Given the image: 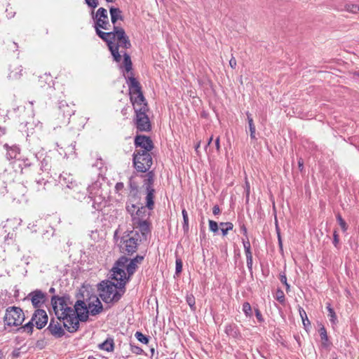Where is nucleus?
Listing matches in <instances>:
<instances>
[{"label": "nucleus", "mask_w": 359, "mask_h": 359, "mask_svg": "<svg viewBox=\"0 0 359 359\" xmlns=\"http://www.w3.org/2000/svg\"><path fill=\"white\" fill-rule=\"evenodd\" d=\"M276 299L281 304H284L285 302V294L283 291L280 288H278L276 292Z\"/></svg>", "instance_id": "obj_45"}, {"label": "nucleus", "mask_w": 359, "mask_h": 359, "mask_svg": "<svg viewBox=\"0 0 359 359\" xmlns=\"http://www.w3.org/2000/svg\"><path fill=\"white\" fill-rule=\"evenodd\" d=\"M4 147L6 150V158L9 161L17 159L18 156L20 154V148L18 145L13 144L12 146H9L7 143H6L4 144Z\"/></svg>", "instance_id": "obj_23"}, {"label": "nucleus", "mask_w": 359, "mask_h": 359, "mask_svg": "<svg viewBox=\"0 0 359 359\" xmlns=\"http://www.w3.org/2000/svg\"><path fill=\"white\" fill-rule=\"evenodd\" d=\"M319 334H320V339L322 341V346L323 347H327L329 346V344H328V336H327V330L325 329V327L322 325L320 329H319Z\"/></svg>", "instance_id": "obj_35"}, {"label": "nucleus", "mask_w": 359, "mask_h": 359, "mask_svg": "<svg viewBox=\"0 0 359 359\" xmlns=\"http://www.w3.org/2000/svg\"><path fill=\"white\" fill-rule=\"evenodd\" d=\"M22 67L20 65L16 62L11 64L9 67L10 72L8 76V79L12 80L20 79L22 75Z\"/></svg>", "instance_id": "obj_25"}, {"label": "nucleus", "mask_w": 359, "mask_h": 359, "mask_svg": "<svg viewBox=\"0 0 359 359\" xmlns=\"http://www.w3.org/2000/svg\"><path fill=\"white\" fill-rule=\"evenodd\" d=\"M102 198L101 197H98V201H97L96 198H95L93 200V208L95 210H102L103 205H102Z\"/></svg>", "instance_id": "obj_47"}, {"label": "nucleus", "mask_w": 359, "mask_h": 359, "mask_svg": "<svg viewBox=\"0 0 359 359\" xmlns=\"http://www.w3.org/2000/svg\"><path fill=\"white\" fill-rule=\"evenodd\" d=\"M148 210V208L144 205H139L138 208L126 210L130 215L132 224L138 222V221L149 220L150 212Z\"/></svg>", "instance_id": "obj_13"}, {"label": "nucleus", "mask_w": 359, "mask_h": 359, "mask_svg": "<svg viewBox=\"0 0 359 359\" xmlns=\"http://www.w3.org/2000/svg\"><path fill=\"white\" fill-rule=\"evenodd\" d=\"M277 238H278L279 248L282 251L283 250V241H282L281 236H277Z\"/></svg>", "instance_id": "obj_64"}, {"label": "nucleus", "mask_w": 359, "mask_h": 359, "mask_svg": "<svg viewBox=\"0 0 359 359\" xmlns=\"http://www.w3.org/2000/svg\"><path fill=\"white\" fill-rule=\"evenodd\" d=\"M154 194L155 189L146 190V205L149 210H152L154 208Z\"/></svg>", "instance_id": "obj_29"}, {"label": "nucleus", "mask_w": 359, "mask_h": 359, "mask_svg": "<svg viewBox=\"0 0 359 359\" xmlns=\"http://www.w3.org/2000/svg\"><path fill=\"white\" fill-rule=\"evenodd\" d=\"M149 109H138L135 111L133 123L137 132H150L152 129L151 123L147 115Z\"/></svg>", "instance_id": "obj_9"}, {"label": "nucleus", "mask_w": 359, "mask_h": 359, "mask_svg": "<svg viewBox=\"0 0 359 359\" xmlns=\"http://www.w3.org/2000/svg\"><path fill=\"white\" fill-rule=\"evenodd\" d=\"M133 228V236L137 238L140 241H146L151 235V224L149 220L142 221L132 224Z\"/></svg>", "instance_id": "obj_10"}, {"label": "nucleus", "mask_w": 359, "mask_h": 359, "mask_svg": "<svg viewBox=\"0 0 359 359\" xmlns=\"http://www.w3.org/2000/svg\"><path fill=\"white\" fill-rule=\"evenodd\" d=\"M25 320V314L20 307L9 306L6 309L4 323L6 326L17 327L22 325Z\"/></svg>", "instance_id": "obj_7"}, {"label": "nucleus", "mask_w": 359, "mask_h": 359, "mask_svg": "<svg viewBox=\"0 0 359 359\" xmlns=\"http://www.w3.org/2000/svg\"><path fill=\"white\" fill-rule=\"evenodd\" d=\"M339 243V235L337 233V231L335 230L333 232V245L337 248Z\"/></svg>", "instance_id": "obj_54"}, {"label": "nucleus", "mask_w": 359, "mask_h": 359, "mask_svg": "<svg viewBox=\"0 0 359 359\" xmlns=\"http://www.w3.org/2000/svg\"><path fill=\"white\" fill-rule=\"evenodd\" d=\"M134 144L135 151L151 153L154 145L150 137L144 135H137L135 137Z\"/></svg>", "instance_id": "obj_12"}, {"label": "nucleus", "mask_w": 359, "mask_h": 359, "mask_svg": "<svg viewBox=\"0 0 359 359\" xmlns=\"http://www.w3.org/2000/svg\"><path fill=\"white\" fill-rule=\"evenodd\" d=\"M34 325H35V324H34V321H32V318H31L30 321H29L25 325L20 327L19 328V330H23V331L31 334L33 332Z\"/></svg>", "instance_id": "obj_42"}, {"label": "nucleus", "mask_w": 359, "mask_h": 359, "mask_svg": "<svg viewBox=\"0 0 359 359\" xmlns=\"http://www.w3.org/2000/svg\"><path fill=\"white\" fill-rule=\"evenodd\" d=\"M229 65L231 68L235 69L236 67V60L234 57H232L229 60Z\"/></svg>", "instance_id": "obj_62"}, {"label": "nucleus", "mask_w": 359, "mask_h": 359, "mask_svg": "<svg viewBox=\"0 0 359 359\" xmlns=\"http://www.w3.org/2000/svg\"><path fill=\"white\" fill-rule=\"evenodd\" d=\"M336 219H337V221L339 225L340 226L341 230L344 232L346 231L348 229V225H347L346 221L342 218L341 215L339 213H338L336 215Z\"/></svg>", "instance_id": "obj_43"}, {"label": "nucleus", "mask_w": 359, "mask_h": 359, "mask_svg": "<svg viewBox=\"0 0 359 359\" xmlns=\"http://www.w3.org/2000/svg\"><path fill=\"white\" fill-rule=\"evenodd\" d=\"M186 302L190 306L191 311H194L196 310V300L194 296L192 294H187L186 297Z\"/></svg>", "instance_id": "obj_44"}, {"label": "nucleus", "mask_w": 359, "mask_h": 359, "mask_svg": "<svg viewBox=\"0 0 359 359\" xmlns=\"http://www.w3.org/2000/svg\"><path fill=\"white\" fill-rule=\"evenodd\" d=\"M46 330H48L49 332L55 338H61L65 334V332L62 327L60 323L57 321H55L54 318L50 319V323L46 328Z\"/></svg>", "instance_id": "obj_21"}, {"label": "nucleus", "mask_w": 359, "mask_h": 359, "mask_svg": "<svg viewBox=\"0 0 359 359\" xmlns=\"http://www.w3.org/2000/svg\"><path fill=\"white\" fill-rule=\"evenodd\" d=\"M124 187V184L123 182H117L115 185V189L116 191H121Z\"/></svg>", "instance_id": "obj_60"}, {"label": "nucleus", "mask_w": 359, "mask_h": 359, "mask_svg": "<svg viewBox=\"0 0 359 359\" xmlns=\"http://www.w3.org/2000/svg\"><path fill=\"white\" fill-rule=\"evenodd\" d=\"M98 348L107 352H112L114 349V342L113 338H107L104 342L98 345Z\"/></svg>", "instance_id": "obj_31"}, {"label": "nucleus", "mask_w": 359, "mask_h": 359, "mask_svg": "<svg viewBox=\"0 0 359 359\" xmlns=\"http://www.w3.org/2000/svg\"><path fill=\"white\" fill-rule=\"evenodd\" d=\"M32 321H34L35 326L37 329L41 330L43 328L48 320V316L46 311L43 309H36L32 316Z\"/></svg>", "instance_id": "obj_16"}, {"label": "nucleus", "mask_w": 359, "mask_h": 359, "mask_svg": "<svg viewBox=\"0 0 359 359\" xmlns=\"http://www.w3.org/2000/svg\"><path fill=\"white\" fill-rule=\"evenodd\" d=\"M50 302L56 316H59V313H61L68 304H72V302H70V297L67 294L61 297L54 295L51 297Z\"/></svg>", "instance_id": "obj_14"}, {"label": "nucleus", "mask_w": 359, "mask_h": 359, "mask_svg": "<svg viewBox=\"0 0 359 359\" xmlns=\"http://www.w3.org/2000/svg\"><path fill=\"white\" fill-rule=\"evenodd\" d=\"M99 37L107 43L113 59L116 62L121 60L119 48L128 49L132 46L129 37L121 27H113V30L107 33H99Z\"/></svg>", "instance_id": "obj_2"}, {"label": "nucleus", "mask_w": 359, "mask_h": 359, "mask_svg": "<svg viewBox=\"0 0 359 359\" xmlns=\"http://www.w3.org/2000/svg\"><path fill=\"white\" fill-rule=\"evenodd\" d=\"M224 332L229 337H231L235 339H239L241 338V334L239 330L238 325L235 323H230L225 325Z\"/></svg>", "instance_id": "obj_24"}, {"label": "nucleus", "mask_w": 359, "mask_h": 359, "mask_svg": "<svg viewBox=\"0 0 359 359\" xmlns=\"http://www.w3.org/2000/svg\"><path fill=\"white\" fill-rule=\"evenodd\" d=\"M144 175H141V177L144 178L143 180V187L145 190L149 189H154V182L155 173L154 170H149Z\"/></svg>", "instance_id": "obj_26"}, {"label": "nucleus", "mask_w": 359, "mask_h": 359, "mask_svg": "<svg viewBox=\"0 0 359 359\" xmlns=\"http://www.w3.org/2000/svg\"><path fill=\"white\" fill-rule=\"evenodd\" d=\"M59 111L64 118L69 119L75 112L74 104H68L65 100L59 102Z\"/></svg>", "instance_id": "obj_22"}, {"label": "nucleus", "mask_w": 359, "mask_h": 359, "mask_svg": "<svg viewBox=\"0 0 359 359\" xmlns=\"http://www.w3.org/2000/svg\"><path fill=\"white\" fill-rule=\"evenodd\" d=\"M209 229L213 233H217L218 231V224L216 222L210 219L209 220Z\"/></svg>", "instance_id": "obj_52"}, {"label": "nucleus", "mask_w": 359, "mask_h": 359, "mask_svg": "<svg viewBox=\"0 0 359 359\" xmlns=\"http://www.w3.org/2000/svg\"><path fill=\"white\" fill-rule=\"evenodd\" d=\"M51 161L52 159L48 156H42L41 159L39 161L38 165L40 167V170H41L43 172H46L48 174V172L50 170L51 168Z\"/></svg>", "instance_id": "obj_28"}, {"label": "nucleus", "mask_w": 359, "mask_h": 359, "mask_svg": "<svg viewBox=\"0 0 359 359\" xmlns=\"http://www.w3.org/2000/svg\"><path fill=\"white\" fill-rule=\"evenodd\" d=\"M86 4L92 8L97 7L99 3L98 0H85Z\"/></svg>", "instance_id": "obj_53"}, {"label": "nucleus", "mask_w": 359, "mask_h": 359, "mask_svg": "<svg viewBox=\"0 0 359 359\" xmlns=\"http://www.w3.org/2000/svg\"><path fill=\"white\" fill-rule=\"evenodd\" d=\"M130 349L132 353H133L136 355H142L144 353L143 349L141 347H140L137 345L133 344L131 343L130 344Z\"/></svg>", "instance_id": "obj_48"}, {"label": "nucleus", "mask_w": 359, "mask_h": 359, "mask_svg": "<svg viewBox=\"0 0 359 359\" xmlns=\"http://www.w3.org/2000/svg\"><path fill=\"white\" fill-rule=\"evenodd\" d=\"M123 276L116 277L111 276V279L116 280L115 283L109 280H102L98 285V290L100 298L107 304L118 302L126 292V278H122Z\"/></svg>", "instance_id": "obj_3"}, {"label": "nucleus", "mask_w": 359, "mask_h": 359, "mask_svg": "<svg viewBox=\"0 0 359 359\" xmlns=\"http://www.w3.org/2000/svg\"><path fill=\"white\" fill-rule=\"evenodd\" d=\"M219 226H222L221 231L222 233V236H226L229 231H231L233 228V223L230 222H220Z\"/></svg>", "instance_id": "obj_38"}, {"label": "nucleus", "mask_w": 359, "mask_h": 359, "mask_svg": "<svg viewBox=\"0 0 359 359\" xmlns=\"http://www.w3.org/2000/svg\"><path fill=\"white\" fill-rule=\"evenodd\" d=\"M123 65H120V69L124 68L125 71L128 73L130 72V76L125 77L126 83L129 88L130 100L132 103L134 111L138 109H149L148 103L142 91V86L140 83L133 76L132 71L133 63L130 56L126 52L123 53Z\"/></svg>", "instance_id": "obj_1"}, {"label": "nucleus", "mask_w": 359, "mask_h": 359, "mask_svg": "<svg viewBox=\"0 0 359 359\" xmlns=\"http://www.w3.org/2000/svg\"><path fill=\"white\" fill-rule=\"evenodd\" d=\"M74 309L76 311V320L79 322H86L88 319V310L86 303L83 300L79 299L74 304Z\"/></svg>", "instance_id": "obj_17"}, {"label": "nucleus", "mask_w": 359, "mask_h": 359, "mask_svg": "<svg viewBox=\"0 0 359 359\" xmlns=\"http://www.w3.org/2000/svg\"><path fill=\"white\" fill-rule=\"evenodd\" d=\"M135 177H136V175H133L129 178L128 184H129L130 191H139L138 182L135 181Z\"/></svg>", "instance_id": "obj_41"}, {"label": "nucleus", "mask_w": 359, "mask_h": 359, "mask_svg": "<svg viewBox=\"0 0 359 359\" xmlns=\"http://www.w3.org/2000/svg\"><path fill=\"white\" fill-rule=\"evenodd\" d=\"M86 302L88 314L94 316L100 313L103 311V306L96 295H91L86 300Z\"/></svg>", "instance_id": "obj_15"}, {"label": "nucleus", "mask_w": 359, "mask_h": 359, "mask_svg": "<svg viewBox=\"0 0 359 359\" xmlns=\"http://www.w3.org/2000/svg\"><path fill=\"white\" fill-rule=\"evenodd\" d=\"M220 208L218 205H215L212 208V213L214 215H218L220 213Z\"/></svg>", "instance_id": "obj_59"}, {"label": "nucleus", "mask_w": 359, "mask_h": 359, "mask_svg": "<svg viewBox=\"0 0 359 359\" xmlns=\"http://www.w3.org/2000/svg\"><path fill=\"white\" fill-rule=\"evenodd\" d=\"M182 215L183 217L182 229L184 233H187L189 229V217L187 211L184 208L182 210Z\"/></svg>", "instance_id": "obj_37"}, {"label": "nucleus", "mask_w": 359, "mask_h": 359, "mask_svg": "<svg viewBox=\"0 0 359 359\" xmlns=\"http://www.w3.org/2000/svg\"><path fill=\"white\" fill-rule=\"evenodd\" d=\"M94 18L95 19L94 28L98 36L99 33H105L100 30V29L105 30L109 29L110 24L108 19L107 11L105 8L102 7L98 8Z\"/></svg>", "instance_id": "obj_11"}, {"label": "nucleus", "mask_w": 359, "mask_h": 359, "mask_svg": "<svg viewBox=\"0 0 359 359\" xmlns=\"http://www.w3.org/2000/svg\"><path fill=\"white\" fill-rule=\"evenodd\" d=\"M48 182V180L43 177L36 178L35 183L36 185V190L41 191V190L45 189V186L46 185V184Z\"/></svg>", "instance_id": "obj_40"}, {"label": "nucleus", "mask_w": 359, "mask_h": 359, "mask_svg": "<svg viewBox=\"0 0 359 359\" xmlns=\"http://www.w3.org/2000/svg\"><path fill=\"white\" fill-rule=\"evenodd\" d=\"M298 167H299V169L302 171L304 168V161L302 159V158H299L298 159Z\"/></svg>", "instance_id": "obj_63"}, {"label": "nucleus", "mask_w": 359, "mask_h": 359, "mask_svg": "<svg viewBox=\"0 0 359 359\" xmlns=\"http://www.w3.org/2000/svg\"><path fill=\"white\" fill-rule=\"evenodd\" d=\"M109 13L111 16V22L113 24V27H118L116 23L117 21L123 20V16L122 15V11L119 8H115V7H110L109 8Z\"/></svg>", "instance_id": "obj_27"}, {"label": "nucleus", "mask_w": 359, "mask_h": 359, "mask_svg": "<svg viewBox=\"0 0 359 359\" xmlns=\"http://www.w3.org/2000/svg\"><path fill=\"white\" fill-rule=\"evenodd\" d=\"M60 183L62 186H66L69 189H72L76 185L75 181H73L72 177L68 175L67 177L64 175L60 176Z\"/></svg>", "instance_id": "obj_32"}, {"label": "nucleus", "mask_w": 359, "mask_h": 359, "mask_svg": "<svg viewBox=\"0 0 359 359\" xmlns=\"http://www.w3.org/2000/svg\"><path fill=\"white\" fill-rule=\"evenodd\" d=\"M326 309L328 311V317L332 324L335 325L337 323V317L334 310L330 303H327Z\"/></svg>", "instance_id": "obj_36"}, {"label": "nucleus", "mask_w": 359, "mask_h": 359, "mask_svg": "<svg viewBox=\"0 0 359 359\" xmlns=\"http://www.w3.org/2000/svg\"><path fill=\"white\" fill-rule=\"evenodd\" d=\"M341 11H345L351 13H359V5L352 3H346L343 8H339Z\"/></svg>", "instance_id": "obj_33"}, {"label": "nucleus", "mask_w": 359, "mask_h": 359, "mask_svg": "<svg viewBox=\"0 0 359 359\" xmlns=\"http://www.w3.org/2000/svg\"><path fill=\"white\" fill-rule=\"evenodd\" d=\"M240 229H241V231L243 233V234L245 236V237H248V229L243 223H241Z\"/></svg>", "instance_id": "obj_57"}, {"label": "nucleus", "mask_w": 359, "mask_h": 359, "mask_svg": "<svg viewBox=\"0 0 359 359\" xmlns=\"http://www.w3.org/2000/svg\"><path fill=\"white\" fill-rule=\"evenodd\" d=\"M143 255H137L133 259H129L125 255L120 257L114 263L111 270V276L120 277L124 276L127 279V283L130 280L131 276L137 271L138 264H141L144 260ZM123 278V277H122Z\"/></svg>", "instance_id": "obj_4"}, {"label": "nucleus", "mask_w": 359, "mask_h": 359, "mask_svg": "<svg viewBox=\"0 0 359 359\" xmlns=\"http://www.w3.org/2000/svg\"><path fill=\"white\" fill-rule=\"evenodd\" d=\"M275 227H276V231L277 236H281L280 229L276 217H275Z\"/></svg>", "instance_id": "obj_61"}, {"label": "nucleus", "mask_w": 359, "mask_h": 359, "mask_svg": "<svg viewBox=\"0 0 359 359\" xmlns=\"http://www.w3.org/2000/svg\"><path fill=\"white\" fill-rule=\"evenodd\" d=\"M255 316L259 322L262 323L264 321V318L260 311L258 309H255Z\"/></svg>", "instance_id": "obj_56"}, {"label": "nucleus", "mask_w": 359, "mask_h": 359, "mask_svg": "<svg viewBox=\"0 0 359 359\" xmlns=\"http://www.w3.org/2000/svg\"><path fill=\"white\" fill-rule=\"evenodd\" d=\"M182 270V259L177 257L175 260V275L178 276Z\"/></svg>", "instance_id": "obj_49"}, {"label": "nucleus", "mask_w": 359, "mask_h": 359, "mask_svg": "<svg viewBox=\"0 0 359 359\" xmlns=\"http://www.w3.org/2000/svg\"><path fill=\"white\" fill-rule=\"evenodd\" d=\"M298 311H299V316L302 320L304 328L308 332L311 327V322L307 317V314H306V311L302 306H298Z\"/></svg>", "instance_id": "obj_30"}, {"label": "nucleus", "mask_w": 359, "mask_h": 359, "mask_svg": "<svg viewBox=\"0 0 359 359\" xmlns=\"http://www.w3.org/2000/svg\"><path fill=\"white\" fill-rule=\"evenodd\" d=\"M28 297L30 298L33 306L38 309L41 307L46 300V294L40 290L31 292Z\"/></svg>", "instance_id": "obj_18"}, {"label": "nucleus", "mask_w": 359, "mask_h": 359, "mask_svg": "<svg viewBox=\"0 0 359 359\" xmlns=\"http://www.w3.org/2000/svg\"><path fill=\"white\" fill-rule=\"evenodd\" d=\"M246 262H247V267H248L249 272L251 274H252V263H253L252 258V259H250V258L246 259Z\"/></svg>", "instance_id": "obj_55"}, {"label": "nucleus", "mask_w": 359, "mask_h": 359, "mask_svg": "<svg viewBox=\"0 0 359 359\" xmlns=\"http://www.w3.org/2000/svg\"><path fill=\"white\" fill-rule=\"evenodd\" d=\"M143 205L140 191H130L126 201V209L130 210Z\"/></svg>", "instance_id": "obj_19"}, {"label": "nucleus", "mask_w": 359, "mask_h": 359, "mask_svg": "<svg viewBox=\"0 0 359 359\" xmlns=\"http://www.w3.org/2000/svg\"><path fill=\"white\" fill-rule=\"evenodd\" d=\"M242 310L247 317L252 316V307L248 302L243 303Z\"/></svg>", "instance_id": "obj_46"}, {"label": "nucleus", "mask_w": 359, "mask_h": 359, "mask_svg": "<svg viewBox=\"0 0 359 359\" xmlns=\"http://www.w3.org/2000/svg\"><path fill=\"white\" fill-rule=\"evenodd\" d=\"M244 189L245 192V202L248 203L250 198V185L247 178H245V181Z\"/></svg>", "instance_id": "obj_50"}, {"label": "nucleus", "mask_w": 359, "mask_h": 359, "mask_svg": "<svg viewBox=\"0 0 359 359\" xmlns=\"http://www.w3.org/2000/svg\"><path fill=\"white\" fill-rule=\"evenodd\" d=\"M280 281L285 285L286 291L290 290V285L287 283V277L285 272L280 273L279 276Z\"/></svg>", "instance_id": "obj_51"}, {"label": "nucleus", "mask_w": 359, "mask_h": 359, "mask_svg": "<svg viewBox=\"0 0 359 359\" xmlns=\"http://www.w3.org/2000/svg\"><path fill=\"white\" fill-rule=\"evenodd\" d=\"M242 243H243L244 248H247L248 246V247L251 246L248 237L242 238Z\"/></svg>", "instance_id": "obj_58"}, {"label": "nucleus", "mask_w": 359, "mask_h": 359, "mask_svg": "<svg viewBox=\"0 0 359 359\" xmlns=\"http://www.w3.org/2000/svg\"><path fill=\"white\" fill-rule=\"evenodd\" d=\"M68 304L64 310L59 313V316H57L59 320H63L64 327L69 332H75L79 327V323L76 320V311L74 307L72 308Z\"/></svg>", "instance_id": "obj_5"}, {"label": "nucleus", "mask_w": 359, "mask_h": 359, "mask_svg": "<svg viewBox=\"0 0 359 359\" xmlns=\"http://www.w3.org/2000/svg\"><path fill=\"white\" fill-rule=\"evenodd\" d=\"M246 115H247V119H248L249 129H250V138L252 140H255L256 139V137H255L256 128H255V126L253 122V119L252 118V115L248 111L246 113Z\"/></svg>", "instance_id": "obj_34"}, {"label": "nucleus", "mask_w": 359, "mask_h": 359, "mask_svg": "<svg viewBox=\"0 0 359 359\" xmlns=\"http://www.w3.org/2000/svg\"><path fill=\"white\" fill-rule=\"evenodd\" d=\"M140 240L133 236V231H130L126 236H123L120 241L119 248L120 252L124 255L130 256L133 255L137 250L140 245Z\"/></svg>", "instance_id": "obj_8"}, {"label": "nucleus", "mask_w": 359, "mask_h": 359, "mask_svg": "<svg viewBox=\"0 0 359 359\" xmlns=\"http://www.w3.org/2000/svg\"><path fill=\"white\" fill-rule=\"evenodd\" d=\"M133 164L138 172H147L153 164L151 153L134 151L133 154Z\"/></svg>", "instance_id": "obj_6"}, {"label": "nucleus", "mask_w": 359, "mask_h": 359, "mask_svg": "<svg viewBox=\"0 0 359 359\" xmlns=\"http://www.w3.org/2000/svg\"><path fill=\"white\" fill-rule=\"evenodd\" d=\"M43 155H44V154L43 152H41V153L37 152V153H34L33 157L31 158H28V157H25V156H22V157L18 158V160L21 161L22 163V164L20 165L22 168L21 172H23L24 169L35 166L36 163L39 162V161L41 159V158Z\"/></svg>", "instance_id": "obj_20"}, {"label": "nucleus", "mask_w": 359, "mask_h": 359, "mask_svg": "<svg viewBox=\"0 0 359 359\" xmlns=\"http://www.w3.org/2000/svg\"><path fill=\"white\" fill-rule=\"evenodd\" d=\"M135 337L141 343L144 344H147L149 341L150 337L149 336L144 335L140 331H137L135 333Z\"/></svg>", "instance_id": "obj_39"}]
</instances>
